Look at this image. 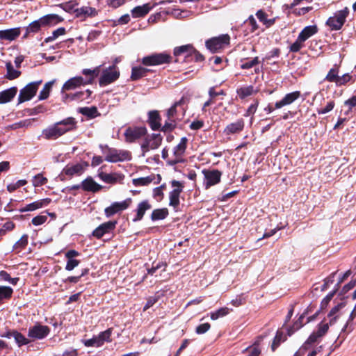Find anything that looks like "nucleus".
I'll use <instances>...</instances> for the list:
<instances>
[{
	"mask_svg": "<svg viewBox=\"0 0 356 356\" xmlns=\"http://www.w3.org/2000/svg\"><path fill=\"white\" fill-rule=\"evenodd\" d=\"M100 148L106 154L105 160L111 163H117L124 161H129L131 159V153L127 150H118L117 149L109 147L108 145L104 147L100 145Z\"/></svg>",
	"mask_w": 356,
	"mask_h": 356,
	"instance_id": "1",
	"label": "nucleus"
},
{
	"mask_svg": "<svg viewBox=\"0 0 356 356\" xmlns=\"http://www.w3.org/2000/svg\"><path fill=\"white\" fill-rule=\"evenodd\" d=\"M230 44V36L222 34L206 40L205 47L212 54L218 53L228 47Z\"/></svg>",
	"mask_w": 356,
	"mask_h": 356,
	"instance_id": "2",
	"label": "nucleus"
},
{
	"mask_svg": "<svg viewBox=\"0 0 356 356\" xmlns=\"http://www.w3.org/2000/svg\"><path fill=\"white\" fill-rule=\"evenodd\" d=\"M173 61V56L167 52L153 53L144 56L141 63L145 66H156L169 64Z\"/></svg>",
	"mask_w": 356,
	"mask_h": 356,
	"instance_id": "3",
	"label": "nucleus"
},
{
	"mask_svg": "<svg viewBox=\"0 0 356 356\" xmlns=\"http://www.w3.org/2000/svg\"><path fill=\"white\" fill-rule=\"evenodd\" d=\"M348 15L349 9L348 7H345L336 12L334 16L330 17L325 24L331 31H339L343 27Z\"/></svg>",
	"mask_w": 356,
	"mask_h": 356,
	"instance_id": "4",
	"label": "nucleus"
},
{
	"mask_svg": "<svg viewBox=\"0 0 356 356\" xmlns=\"http://www.w3.org/2000/svg\"><path fill=\"white\" fill-rule=\"evenodd\" d=\"M120 70L116 65H113L104 69L99 79V85L101 87L106 86L117 81L120 77Z\"/></svg>",
	"mask_w": 356,
	"mask_h": 356,
	"instance_id": "5",
	"label": "nucleus"
},
{
	"mask_svg": "<svg viewBox=\"0 0 356 356\" xmlns=\"http://www.w3.org/2000/svg\"><path fill=\"white\" fill-rule=\"evenodd\" d=\"M147 134V129L145 126L128 127L124 133V140L127 143H134Z\"/></svg>",
	"mask_w": 356,
	"mask_h": 356,
	"instance_id": "6",
	"label": "nucleus"
},
{
	"mask_svg": "<svg viewBox=\"0 0 356 356\" xmlns=\"http://www.w3.org/2000/svg\"><path fill=\"white\" fill-rule=\"evenodd\" d=\"M163 141V136L160 134H152L145 136L143 143L140 145L142 155L144 156L145 153L150 149H158Z\"/></svg>",
	"mask_w": 356,
	"mask_h": 356,
	"instance_id": "7",
	"label": "nucleus"
},
{
	"mask_svg": "<svg viewBox=\"0 0 356 356\" xmlns=\"http://www.w3.org/2000/svg\"><path fill=\"white\" fill-rule=\"evenodd\" d=\"M42 82V80L31 82L21 89L18 96V104L31 100L36 95L39 86Z\"/></svg>",
	"mask_w": 356,
	"mask_h": 356,
	"instance_id": "8",
	"label": "nucleus"
},
{
	"mask_svg": "<svg viewBox=\"0 0 356 356\" xmlns=\"http://www.w3.org/2000/svg\"><path fill=\"white\" fill-rule=\"evenodd\" d=\"M170 184L174 189L169 193V205L176 210L180 204L179 197L183 192L184 184L183 182L175 179L172 180Z\"/></svg>",
	"mask_w": 356,
	"mask_h": 356,
	"instance_id": "9",
	"label": "nucleus"
},
{
	"mask_svg": "<svg viewBox=\"0 0 356 356\" xmlns=\"http://www.w3.org/2000/svg\"><path fill=\"white\" fill-rule=\"evenodd\" d=\"M186 104V99L182 97L179 101L176 102L170 108L166 111V115H170L174 118L179 122L182 120L186 111V107L184 105Z\"/></svg>",
	"mask_w": 356,
	"mask_h": 356,
	"instance_id": "10",
	"label": "nucleus"
},
{
	"mask_svg": "<svg viewBox=\"0 0 356 356\" xmlns=\"http://www.w3.org/2000/svg\"><path fill=\"white\" fill-rule=\"evenodd\" d=\"M204 175V185L206 189L219 184L221 181L222 172L218 169H204L202 171Z\"/></svg>",
	"mask_w": 356,
	"mask_h": 356,
	"instance_id": "11",
	"label": "nucleus"
},
{
	"mask_svg": "<svg viewBox=\"0 0 356 356\" xmlns=\"http://www.w3.org/2000/svg\"><path fill=\"white\" fill-rule=\"evenodd\" d=\"M187 143L188 138L186 137H183L181 138L179 144L174 147V159L168 161V163L170 165H175L184 161L182 158L187 148Z\"/></svg>",
	"mask_w": 356,
	"mask_h": 356,
	"instance_id": "12",
	"label": "nucleus"
},
{
	"mask_svg": "<svg viewBox=\"0 0 356 356\" xmlns=\"http://www.w3.org/2000/svg\"><path fill=\"white\" fill-rule=\"evenodd\" d=\"M88 165L87 162L77 163L75 164H67L63 169L60 175L67 176L69 179L72 178L74 176H80L84 171Z\"/></svg>",
	"mask_w": 356,
	"mask_h": 356,
	"instance_id": "13",
	"label": "nucleus"
},
{
	"mask_svg": "<svg viewBox=\"0 0 356 356\" xmlns=\"http://www.w3.org/2000/svg\"><path fill=\"white\" fill-rule=\"evenodd\" d=\"M50 328L40 323H36L29 328L28 337L34 339L41 340L46 338L50 333Z\"/></svg>",
	"mask_w": 356,
	"mask_h": 356,
	"instance_id": "14",
	"label": "nucleus"
},
{
	"mask_svg": "<svg viewBox=\"0 0 356 356\" xmlns=\"http://www.w3.org/2000/svg\"><path fill=\"white\" fill-rule=\"evenodd\" d=\"M195 51V47L192 44H187L181 46H178L173 49V56L175 58L174 62L178 63L179 57L184 56V61H192V52Z\"/></svg>",
	"mask_w": 356,
	"mask_h": 356,
	"instance_id": "15",
	"label": "nucleus"
},
{
	"mask_svg": "<svg viewBox=\"0 0 356 356\" xmlns=\"http://www.w3.org/2000/svg\"><path fill=\"white\" fill-rule=\"evenodd\" d=\"M132 204V199L131 197L127 198L122 202H115L111 206L105 208L104 213L107 218L111 217L115 213L128 209Z\"/></svg>",
	"mask_w": 356,
	"mask_h": 356,
	"instance_id": "16",
	"label": "nucleus"
},
{
	"mask_svg": "<svg viewBox=\"0 0 356 356\" xmlns=\"http://www.w3.org/2000/svg\"><path fill=\"white\" fill-rule=\"evenodd\" d=\"M118 222L116 220H110L99 225L92 232V235L97 239L102 238L107 234L113 233L116 228Z\"/></svg>",
	"mask_w": 356,
	"mask_h": 356,
	"instance_id": "17",
	"label": "nucleus"
},
{
	"mask_svg": "<svg viewBox=\"0 0 356 356\" xmlns=\"http://www.w3.org/2000/svg\"><path fill=\"white\" fill-rule=\"evenodd\" d=\"M56 124L61 136H63L67 132L73 131L76 129L77 121L73 117H68L56 122Z\"/></svg>",
	"mask_w": 356,
	"mask_h": 356,
	"instance_id": "18",
	"label": "nucleus"
},
{
	"mask_svg": "<svg viewBox=\"0 0 356 356\" xmlns=\"http://www.w3.org/2000/svg\"><path fill=\"white\" fill-rule=\"evenodd\" d=\"M81 189L84 192L97 193L100 191L103 186L97 183L91 176L87 177L80 184Z\"/></svg>",
	"mask_w": 356,
	"mask_h": 356,
	"instance_id": "19",
	"label": "nucleus"
},
{
	"mask_svg": "<svg viewBox=\"0 0 356 356\" xmlns=\"http://www.w3.org/2000/svg\"><path fill=\"white\" fill-rule=\"evenodd\" d=\"M86 85L88 84L86 83L85 79L81 76H76L65 81V83L63 85L61 92L64 93L65 91L74 90L81 86Z\"/></svg>",
	"mask_w": 356,
	"mask_h": 356,
	"instance_id": "20",
	"label": "nucleus"
},
{
	"mask_svg": "<svg viewBox=\"0 0 356 356\" xmlns=\"http://www.w3.org/2000/svg\"><path fill=\"white\" fill-rule=\"evenodd\" d=\"M300 97L301 92L300 91H293L292 92L287 93L281 100L275 102V108H281L284 106H289L293 104Z\"/></svg>",
	"mask_w": 356,
	"mask_h": 356,
	"instance_id": "21",
	"label": "nucleus"
},
{
	"mask_svg": "<svg viewBox=\"0 0 356 356\" xmlns=\"http://www.w3.org/2000/svg\"><path fill=\"white\" fill-rule=\"evenodd\" d=\"M147 122L153 131L159 130L161 125V117L157 110L149 111Z\"/></svg>",
	"mask_w": 356,
	"mask_h": 356,
	"instance_id": "22",
	"label": "nucleus"
},
{
	"mask_svg": "<svg viewBox=\"0 0 356 356\" xmlns=\"http://www.w3.org/2000/svg\"><path fill=\"white\" fill-rule=\"evenodd\" d=\"M244 120L243 118H239L236 122L227 124L225 128L223 133L227 136L237 134L244 129Z\"/></svg>",
	"mask_w": 356,
	"mask_h": 356,
	"instance_id": "23",
	"label": "nucleus"
},
{
	"mask_svg": "<svg viewBox=\"0 0 356 356\" xmlns=\"http://www.w3.org/2000/svg\"><path fill=\"white\" fill-rule=\"evenodd\" d=\"M41 136L47 140H54L60 138L61 136L56 122L47 127L42 131Z\"/></svg>",
	"mask_w": 356,
	"mask_h": 356,
	"instance_id": "24",
	"label": "nucleus"
},
{
	"mask_svg": "<svg viewBox=\"0 0 356 356\" xmlns=\"http://www.w3.org/2000/svg\"><path fill=\"white\" fill-rule=\"evenodd\" d=\"M99 177L104 182L111 184L122 183L124 180V175L119 173H106L104 172L98 174Z\"/></svg>",
	"mask_w": 356,
	"mask_h": 356,
	"instance_id": "25",
	"label": "nucleus"
},
{
	"mask_svg": "<svg viewBox=\"0 0 356 356\" xmlns=\"http://www.w3.org/2000/svg\"><path fill=\"white\" fill-rule=\"evenodd\" d=\"M51 202L50 198H44L31 204H26L25 207H22L19 209L21 213H24L26 211H32L36 209L42 208L43 207H46Z\"/></svg>",
	"mask_w": 356,
	"mask_h": 356,
	"instance_id": "26",
	"label": "nucleus"
},
{
	"mask_svg": "<svg viewBox=\"0 0 356 356\" xmlns=\"http://www.w3.org/2000/svg\"><path fill=\"white\" fill-rule=\"evenodd\" d=\"M98 14L97 10L95 8L90 6H82L81 8H76L74 10V15L76 17L81 18L85 19L87 17H94Z\"/></svg>",
	"mask_w": 356,
	"mask_h": 356,
	"instance_id": "27",
	"label": "nucleus"
},
{
	"mask_svg": "<svg viewBox=\"0 0 356 356\" xmlns=\"http://www.w3.org/2000/svg\"><path fill=\"white\" fill-rule=\"evenodd\" d=\"M21 33L20 27H16L0 31V40L13 41L17 38Z\"/></svg>",
	"mask_w": 356,
	"mask_h": 356,
	"instance_id": "28",
	"label": "nucleus"
},
{
	"mask_svg": "<svg viewBox=\"0 0 356 356\" xmlns=\"http://www.w3.org/2000/svg\"><path fill=\"white\" fill-rule=\"evenodd\" d=\"M263 339V336L257 337V338L256 339L255 341L252 343V345L244 349L243 350V353H247L246 356H259L261 352L260 345Z\"/></svg>",
	"mask_w": 356,
	"mask_h": 356,
	"instance_id": "29",
	"label": "nucleus"
},
{
	"mask_svg": "<svg viewBox=\"0 0 356 356\" xmlns=\"http://www.w3.org/2000/svg\"><path fill=\"white\" fill-rule=\"evenodd\" d=\"M42 27V25L40 19L32 22L25 28V33L22 38L24 40L33 36L34 34L38 33Z\"/></svg>",
	"mask_w": 356,
	"mask_h": 356,
	"instance_id": "30",
	"label": "nucleus"
},
{
	"mask_svg": "<svg viewBox=\"0 0 356 356\" xmlns=\"http://www.w3.org/2000/svg\"><path fill=\"white\" fill-rule=\"evenodd\" d=\"M42 27L56 25L62 22L63 17L56 14H48L40 18Z\"/></svg>",
	"mask_w": 356,
	"mask_h": 356,
	"instance_id": "31",
	"label": "nucleus"
},
{
	"mask_svg": "<svg viewBox=\"0 0 356 356\" xmlns=\"http://www.w3.org/2000/svg\"><path fill=\"white\" fill-rule=\"evenodd\" d=\"M152 205L149 204L148 200H143L138 203L136 209V214L133 218V222H138L143 219L146 211L150 209Z\"/></svg>",
	"mask_w": 356,
	"mask_h": 356,
	"instance_id": "32",
	"label": "nucleus"
},
{
	"mask_svg": "<svg viewBox=\"0 0 356 356\" xmlns=\"http://www.w3.org/2000/svg\"><path fill=\"white\" fill-rule=\"evenodd\" d=\"M152 8L150 3H145L143 6H138L134 7L131 13L134 18H140L146 16Z\"/></svg>",
	"mask_w": 356,
	"mask_h": 356,
	"instance_id": "33",
	"label": "nucleus"
},
{
	"mask_svg": "<svg viewBox=\"0 0 356 356\" xmlns=\"http://www.w3.org/2000/svg\"><path fill=\"white\" fill-rule=\"evenodd\" d=\"M17 88L15 86L0 92V104L10 102L17 95Z\"/></svg>",
	"mask_w": 356,
	"mask_h": 356,
	"instance_id": "34",
	"label": "nucleus"
},
{
	"mask_svg": "<svg viewBox=\"0 0 356 356\" xmlns=\"http://www.w3.org/2000/svg\"><path fill=\"white\" fill-rule=\"evenodd\" d=\"M152 72V70L145 68L141 66L133 67L131 69V79L132 81H137L140 79L147 76V73Z\"/></svg>",
	"mask_w": 356,
	"mask_h": 356,
	"instance_id": "35",
	"label": "nucleus"
},
{
	"mask_svg": "<svg viewBox=\"0 0 356 356\" xmlns=\"http://www.w3.org/2000/svg\"><path fill=\"white\" fill-rule=\"evenodd\" d=\"M100 68L101 65L95 67L93 70L83 69L82 70L81 72L85 76H88V75H90L89 78L85 79L86 83L88 85H90L94 83L95 78L97 77L100 73Z\"/></svg>",
	"mask_w": 356,
	"mask_h": 356,
	"instance_id": "36",
	"label": "nucleus"
},
{
	"mask_svg": "<svg viewBox=\"0 0 356 356\" xmlns=\"http://www.w3.org/2000/svg\"><path fill=\"white\" fill-rule=\"evenodd\" d=\"M318 28L316 25H311L305 27L299 33L298 37L300 40L306 41L308 38L316 33Z\"/></svg>",
	"mask_w": 356,
	"mask_h": 356,
	"instance_id": "37",
	"label": "nucleus"
},
{
	"mask_svg": "<svg viewBox=\"0 0 356 356\" xmlns=\"http://www.w3.org/2000/svg\"><path fill=\"white\" fill-rule=\"evenodd\" d=\"M257 90L254 89L253 86H248L245 87H241L237 88L236 94L241 99H244L245 98L251 96L254 94H256Z\"/></svg>",
	"mask_w": 356,
	"mask_h": 356,
	"instance_id": "38",
	"label": "nucleus"
},
{
	"mask_svg": "<svg viewBox=\"0 0 356 356\" xmlns=\"http://www.w3.org/2000/svg\"><path fill=\"white\" fill-rule=\"evenodd\" d=\"M339 67L340 65L334 64L333 67L328 71L324 80L328 82L334 83L336 84V81H337L339 78Z\"/></svg>",
	"mask_w": 356,
	"mask_h": 356,
	"instance_id": "39",
	"label": "nucleus"
},
{
	"mask_svg": "<svg viewBox=\"0 0 356 356\" xmlns=\"http://www.w3.org/2000/svg\"><path fill=\"white\" fill-rule=\"evenodd\" d=\"M356 316V305L355 306L353 310L350 313L348 320L347 321L346 325L343 326L341 332L349 333L352 332L354 329V326L356 325V321H354V318Z\"/></svg>",
	"mask_w": 356,
	"mask_h": 356,
	"instance_id": "40",
	"label": "nucleus"
},
{
	"mask_svg": "<svg viewBox=\"0 0 356 356\" xmlns=\"http://www.w3.org/2000/svg\"><path fill=\"white\" fill-rule=\"evenodd\" d=\"M169 212L167 208L154 209L151 214V220L152 221L163 220L167 218Z\"/></svg>",
	"mask_w": 356,
	"mask_h": 356,
	"instance_id": "41",
	"label": "nucleus"
},
{
	"mask_svg": "<svg viewBox=\"0 0 356 356\" xmlns=\"http://www.w3.org/2000/svg\"><path fill=\"white\" fill-rule=\"evenodd\" d=\"M307 313H308L307 310H306L305 312H303L300 316L298 319L293 323V325L291 327H290L289 328H288L287 334L289 336H291L296 330H299L300 328H301L303 326V325H304L303 320H304L305 316L307 314Z\"/></svg>",
	"mask_w": 356,
	"mask_h": 356,
	"instance_id": "42",
	"label": "nucleus"
},
{
	"mask_svg": "<svg viewBox=\"0 0 356 356\" xmlns=\"http://www.w3.org/2000/svg\"><path fill=\"white\" fill-rule=\"evenodd\" d=\"M29 236L24 234L13 245V250L15 252L19 253L22 250H24L28 245Z\"/></svg>",
	"mask_w": 356,
	"mask_h": 356,
	"instance_id": "43",
	"label": "nucleus"
},
{
	"mask_svg": "<svg viewBox=\"0 0 356 356\" xmlns=\"http://www.w3.org/2000/svg\"><path fill=\"white\" fill-rule=\"evenodd\" d=\"M7 73L5 77L8 80H13L18 78L21 75V72L14 69L12 63L8 62L6 64Z\"/></svg>",
	"mask_w": 356,
	"mask_h": 356,
	"instance_id": "44",
	"label": "nucleus"
},
{
	"mask_svg": "<svg viewBox=\"0 0 356 356\" xmlns=\"http://www.w3.org/2000/svg\"><path fill=\"white\" fill-rule=\"evenodd\" d=\"M79 112L90 119L100 115L96 106L81 108Z\"/></svg>",
	"mask_w": 356,
	"mask_h": 356,
	"instance_id": "45",
	"label": "nucleus"
},
{
	"mask_svg": "<svg viewBox=\"0 0 356 356\" xmlns=\"http://www.w3.org/2000/svg\"><path fill=\"white\" fill-rule=\"evenodd\" d=\"M113 328L110 327L104 332H99V334L97 335L99 341L100 342L102 346H103L105 342L109 343L112 341L111 335L113 333Z\"/></svg>",
	"mask_w": 356,
	"mask_h": 356,
	"instance_id": "46",
	"label": "nucleus"
},
{
	"mask_svg": "<svg viewBox=\"0 0 356 356\" xmlns=\"http://www.w3.org/2000/svg\"><path fill=\"white\" fill-rule=\"evenodd\" d=\"M54 82L55 81H51L44 84L43 88L40 92V94L38 95L39 100H44L49 97L50 91Z\"/></svg>",
	"mask_w": 356,
	"mask_h": 356,
	"instance_id": "47",
	"label": "nucleus"
},
{
	"mask_svg": "<svg viewBox=\"0 0 356 356\" xmlns=\"http://www.w3.org/2000/svg\"><path fill=\"white\" fill-rule=\"evenodd\" d=\"M345 302H341L339 303L337 305L334 307L330 312H329L327 317L330 318V325L334 324L337 319L338 318L339 316L336 315L337 313L339 311L340 309L343 307L345 306Z\"/></svg>",
	"mask_w": 356,
	"mask_h": 356,
	"instance_id": "48",
	"label": "nucleus"
},
{
	"mask_svg": "<svg viewBox=\"0 0 356 356\" xmlns=\"http://www.w3.org/2000/svg\"><path fill=\"white\" fill-rule=\"evenodd\" d=\"M155 179L154 175H151L145 177H140L133 179V184L135 186H147Z\"/></svg>",
	"mask_w": 356,
	"mask_h": 356,
	"instance_id": "49",
	"label": "nucleus"
},
{
	"mask_svg": "<svg viewBox=\"0 0 356 356\" xmlns=\"http://www.w3.org/2000/svg\"><path fill=\"white\" fill-rule=\"evenodd\" d=\"M13 337L15 339L19 347H22L24 345H27L30 343V340L26 338V337L17 330H15L13 334Z\"/></svg>",
	"mask_w": 356,
	"mask_h": 356,
	"instance_id": "50",
	"label": "nucleus"
},
{
	"mask_svg": "<svg viewBox=\"0 0 356 356\" xmlns=\"http://www.w3.org/2000/svg\"><path fill=\"white\" fill-rule=\"evenodd\" d=\"M286 340V337L284 336L283 332L282 331L277 330L271 345L272 351L274 352L280 346L281 342Z\"/></svg>",
	"mask_w": 356,
	"mask_h": 356,
	"instance_id": "51",
	"label": "nucleus"
},
{
	"mask_svg": "<svg viewBox=\"0 0 356 356\" xmlns=\"http://www.w3.org/2000/svg\"><path fill=\"white\" fill-rule=\"evenodd\" d=\"M13 289L10 286H0V302L3 300H9L12 298Z\"/></svg>",
	"mask_w": 356,
	"mask_h": 356,
	"instance_id": "52",
	"label": "nucleus"
},
{
	"mask_svg": "<svg viewBox=\"0 0 356 356\" xmlns=\"http://www.w3.org/2000/svg\"><path fill=\"white\" fill-rule=\"evenodd\" d=\"M230 309L228 307H221L216 310V312H211L210 314V317L212 320H217L219 318H222L227 315L229 312Z\"/></svg>",
	"mask_w": 356,
	"mask_h": 356,
	"instance_id": "53",
	"label": "nucleus"
},
{
	"mask_svg": "<svg viewBox=\"0 0 356 356\" xmlns=\"http://www.w3.org/2000/svg\"><path fill=\"white\" fill-rule=\"evenodd\" d=\"M356 286V279L350 281L347 284L344 285L341 291L339 293V296L341 297V300H343L348 296H345V295L351 289H353Z\"/></svg>",
	"mask_w": 356,
	"mask_h": 356,
	"instance_id": "54",
	"label": "nucleus"
},
{
	"mask_svg": "<svg viewBox=\"0 0 356 356\" xmlns=\"http://www.w3.org/2000/svg\"><path fill=\"white\" fill-rule=\"evenodd\" d=\"M47 111V106L43 104L38 105L33 108H26L25 112L29 115H38L40 113H43Z\"/></svg>",
	"mask_w": 356,
	"mask_h": 356,
	"instance_id": "55",
	"label": "nucleus"
},
{
	"mask_svg": "<svg viewBox=\"0 0 356 356\" xmlns=\"http://www.w3.org/2000/svg\"><path fill=\"white\" fill-rule=\"evenodd\" d=\"M78 5V3L76 1H68L60 3L58 5L60 8H61L63 10H65L67 13H74V10H76V8H75V6Z\"/></svg>",
	"mask_w": 356,
	"mask_h": 356,
	"instance_id": "56",
	"label": "nucleus"
},
{
	"mask_svg": "<svg viewBox=\"0 0 356 356\" xmlns=\"http://www.w3.org/2000/svg\"><path fill=\"white\" fill-rule=\"evenodd\" d=\"M66 33V30L64 27H60L56 30L54 31L52 35L49 36L44 39V42L48 43L54 40H56L58 36L65 35Z\"/></svg>",
	"mask_w": 356,
	"mask_h": 356,
	"instance_id": "57",
	"label": "nucleus"
},
{
	"mask_svg": "<svg viewBox=\"0 0 356 356\" xmlns=\"http://www.w3.org/2000/svg\"><path fill=\"white\" fill-rule=\"evenodd\" d=\"M353 76L349 73H346L342 76L339 75L337 81H336V86L341 87L345 86L352 81Z\"/></svg>",
	"mask_w": 356,
	"mask_h": 356,
	"instance_id": "58",
	"label": "nucleus"
},
{
	"mask_svg": "<svg viewBox=\"0 0 356 356\" xmlns=\"http://www.w3.org/2000/svg\"><path fill=\"white\" fill-rule=\"evenodd\" d=\"M0 277L4 281L8 282L13 285L15 286L17 284V282L19 280V277H15L12 278L10 275V274L5 271V270H1L0 271Z\"/></svg>",
	"mask_w": 356,
	"mask_h": 356,
	"instance_id": "59",
	"label": "nucleus"
},
{
	"mask_svg": "<svg viewBox=\"0 0 356 356\" xmlns=\"http://www.w3.org/2000/svg\"><path fill=\"white\" fill-rule=\"evenodd\" d=\"M47 181V178L44 177L42 174H38L33 177V184L34 186L38 187L46 184Z\"/></svg>",
	"mask_w": 356,
	"mask_h": 356,
	"instance_id": "60",
	"label": "nucleus"
},
{
	"mask_svg": "<svg viewBox=\"0 0 356 356\" xmlns=\"http://www.w3.org/2000/svg\"><path fill=\"white\" fill-rule=\"evenodd\" d=\"M82 343L86 347H100L102 346L97 336H94L92 339L82 340Z\"/></svg>",
	"mask_w": 356,
	"mask_h": 356,
	"instance_id": "61",
	"label": "nucleus"
},
{
	"mask_svg": "<svg viewBox=\"0 0 356 356\" xmlns=\"http://www.w3.org/2000/svg\"><path fill=\"white\" fill-rule=\"evenodd\" d=\"M160 298V296L157 293H156L153 296H149L147 300L145 305L143 307V311L145 312L150 307H152L156 302H158V300Z\"/></svg>",
	"mask_w": 356,
	"mask_h": 356,
	"instance_id": "62",
	"label": "nucleus"
},
{
	"mask_svg": "<svg viewBox=\"0 0 356 356\" xmlns=\"http://www.w3.org/2000/svg\"><path fill=\"white\" fill-rule=\"evenodd\" d=\"M26 184H27V181L25 179L18 180L16 183H12V184H8L7 186V190L10 193H13L15 191H16L17 188L26 185Z\"/></svg>",
	"mask_w": 356,
	"mask_h": 356,
	"instance_id": "63",
	"label": "nucleus"
},
{
	"mask_svg": "<svg viewBox=\"0 0 356 356\" xmlns=\"http://www.w3.org/2000/svg\"><path fill=\"white\" fill-rule=\"evenodd\" d=\"M335 106V102L334 100H330L327 102V104L325 107L317 109V113L319 115L325 114L330 111H331Z\"/></svg>",
	"mask_w": 356,
	"mask_h": 356,
	"instance_id": "64",
	"label": "nucleus"
}]
</instances>
